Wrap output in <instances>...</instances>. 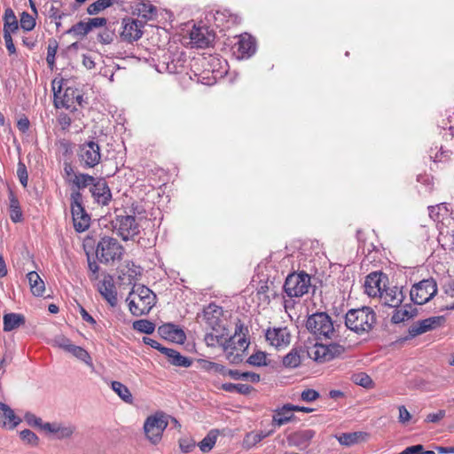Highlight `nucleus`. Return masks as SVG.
<instances>
[{"label": "nucleus", "mask_w": 454, "mask_h": 454, "mask_svg": "<svg viewBox=\"0 0 454 454\" xmlns=\"http://www.w3.org/2000/svg\"><path fill=\"white\" fill-rule=\"evenodd\" d=\"M156 301V294L144 285H134L126 299L129 310L134 317L147 315Z\"/></svg>", "instance_id": "obj_1"}, {"label": "nucleus", "mask_w": 454, "mask_h": 454, "mask_svg": "<svg viewBox=\"0 0 454 454\" xmlns=\"http://www.w3.org/2000/svg\"><path fill=\"white\" fill-rule=\"evenodd\" d=\"M247 328L239 320L235 325V333L224 343L223 348L227 359L232 364L242 361L243 355L249 345L246 335Z\"/></svg>", "instance_id": "obj_2"}, {"label": "nucleus", "mask_w": 454, "mask_h": 454, "mask_svg": "<svg viewBox=\"0 0 454 454\" xmlns=\"http://www.w3.org/2000/svg\"><path fill=\"white\" fill-rule=\"evenodd\" d=\"M375 323L376 314L370 307L349 309L345 317L346 326L358 334L370 332Z\"/></svg>", "instance_id": "obj_3"}, {"label": "nucleus", "mask_w": 454, "mask_h": 454, "mask_svg": "<svg viewBox=\"0 0 454 454\" xmlns=\"http://www.w3.org/2000/svg\"><path fill=\"white\" fill-rule=\"evenodd\" d=\"M306 327L317 340L331 339L334 335L333 323L325 312L310 315L306 321Z\"/></svg>", "instance_id": "obj_4"}, {"label": "nucleus", "mask_w": 454, "mask_h": 454, "mask_svg": "<svg viewBox=\"0 0 454 454\" xmlns=\"http://www.w3.org/2000/svg\"><path fill=\"white\" fill-rule=\"evenodd\" d=\"M168 425V416L162 411H157L146 418L144 423V432L146 439L153 445L158 444Z\"/></svg>", "instance_id": "obj_5"}, {"label": "nucleus", "mask_w": 454, "mask_h": 454, "mask_svg": "<svg viewBox=\"0 0 454 454\" xmlns=\"http://www.w3.org/2000/svg\"><path fill=\"white\" fill-rule=\"evenodd\" d=\"M311 288V278L306 272L292 273L287 276L284 290L288 297H301Z\"/></svg>", "instance_id": "obj_6"}, {"label": "nucleus", "mask_w": 454, "mask_h": 454, "mask_svg": "<svg viewBox=\"0 0 454 454\" xmlns=\"http://www.w3.org/2000/svg\"><path fill=\"white\" fill-rule=\"evenodd\" d=\"M122 246L117 239L111 237H104L98 242L96 249L98 259L103 263H108L121 260L123 254Z\"/></svg>", "instance_id": "obj_7"}, {"label": "nucleus", "mask_w": 454, "mask_h": 454, "mask_svg": "<svg viewBox=\"0 0 454 454\" xmlns=\"http://www.w3.org/2000/svg\"><path fill=\"white\" fill-rule=\"evenodd\" d=\"M438 287L432 278L415 283L410 291L411 300L418 305H423L431 301L437 294Z\"/></svg>", "instance_id": "obj_8"}, {"label": "nucleus", "mask_w": 454, "mask_h": 454, "mask_svg": "<svg viewBox=\"0 0 454 454\" xmlns=\"http://www.w3.org/2000/svg\"><path fill=\"white\" fill-rule=\"evenodd\" d=\"M70 199L74 230L78 232H83L90 227V217L82 207V195L80 192L74 191Z\"/></svg>", "instance_id": "obj_9"}, {"label": "nucleus", "mask_w": 454, "mask_h": 454, "mask_svg": "<svg viewBox=\"0 0 454 454\" xmlns=\"http://www.w3.org/2000/svg\"><path fill=\"white\" fill-rule=\"evenodd\" d=\"M56 107L74 108L82 105L83 97L76 87H52Z\"/></svg>", "instance_id": "obj_10"}, {"label": "nucleus", "mask_w": 454, "mask_h": 454, "mask_svg": "<svg viewBox=\"0 0 454 454\" xmlns=\"http://www.w3.org/2000/svg\"><path fill=\"white\" fill-rule=\"evenodd\" d=\"M77 157L82 168H95L101 161V150L99 145L94 141L84 142L79 146Z\"/></svg>", "instance_id": "obj_11"}, {"label": "nucleus", "mask_w": 454, "mask_h": 454, "mask_svg": "<svg viewBox=\"0 0 454 454\" xmlns=\"http://www.w3.org/2000/svg\"><path fill=\"white\" fill-rule=\"evenodd\" d=\"M140 227L134 215H119L116 218L117 233L123 240L133 239L139 234Z\"/></svg>", "instance_id": "obj_12"}, {"label": "nucleus", "mask_w": 454, "mask_h": 454, "mask_svg": "<svg viewBox=\"0 0 454 454\" xmlns=\"http://www.w3.org/2000/svg\"><path fill=\"white\" fill-rule=\"evenodd\" d=\"M344 348L337 344H315L309 350V356L318 363H325L333 360L342 354Z\"/></svg>", "instance_id": "obj_13"}, {"label": "nucleus", "mask_w": 454, "mask_h": 454, "mask_svg": "<svg viewBox=\"0 0 454 454\" xmlns=\"http://www.w3.org/2000/svg\"><path fill=\"white\" fill-rule=\"evenodd\" d=\"M267 342L278 348H286L291 341V333L287 327H270L265 333Z\"/></svg>", "instance_id": "obj_14"}, {"label": "nucleus", "mask_w": 454, "mask_h": 454, "mask_svg": "<svg viewBox=\"0 0 454 454\" xmlns=\"http://www.w3.org/2000/svg\"><path fill=\"white\" fill-rule=\"evenodd\" d=\"M387 278L382 272L374 271L370 273L364 282L365 294L372 298L379 297L387 286Z\"/></svg>", "instance_id": "obj_15"}, {"label": "nucleus", "mask_w": 454, "mask_h": 454, "mask_svg": "<svg viewBox=\"0 0 454 454\" xmlns=\"http://www.w3.org/2000/svg\"><path fill=\"white\" fill-rule=\"evenodd\" d=\"M122 30L121 32V38L129 43L137 41L143 35L144 24L142 21L132 18H126L121 22Z\"/></svg>", "instance_id": "obj_16"}, {"label": "nucleus", "mask_w": 454, "mask_h": 454, "mask_svg": "<svg viewBox=\"0 0 454 454\" xmlns=\"http://www.w3.org/2000/svg\"><path fill=\"white\" fill-rule=\"evenodd\" d=\"M445 319L442 316L431 317L423 320L417 321L409 328V334L412 337L423 334L429 331L434 330L444 323Z\"/></svg>", "instance_id": "obj_17"}, {"label": "nucleus", "mask_w": 454, "mask_h": 454, "mask_svg": "<svg viewBox=\"0 0 454 454\" xmlns=\"http://www.w3.org/2000/svg\"><path fill=\"white\" fill-rule=\"evenodd\" d=\"M214 39L215 35L206 27H194L190 32V43L196 48H207Z\"/></svg>", "instance_id": "obj_18"}, {"label": "nucleus", "mask_w": 454, "mask_h": 454, "mask_svg": "<svg viewBox=\"0 0 454 454\" xmlns=\"http://www.w3.org/2000/svg\"><path fill=\"white\" fill-rule=\"evenodd\" d=\"M233 49L239 59H247L255 52V41L248 34L240 35Z\"/></svg>", "instance_id": "obj_19"}, {"label": "nucleus", "mask_w": 454, "mask_h": 454, "mask_svg": "<svg viewBox=\"0 0 454 454\" xmlns=\"http://www.w3.org/2000/svg\"><path fill=\"white\" fill-rule=\"evenodd\" d=\"M90 192L95 200L103 206L107 205L112 199L110 188L104 178L95 179Z\"/></svg>", "instance_id": "obj_20"}, {"label": "nucleus", "mask_w": 454, "mask_h": 454, "mask_svg": "<svg viewBox=\"0 0 454 454\" xmlns=\"http://www.w3.org/2000/svg\"><path fill=\"white\" fill-rule=\"evenodd\" d=\"M379 298L384 305L398 308L404 299L403 290L398 286H386Z\"/></svg>", "instance_id": "obj_21"}, {"label": "nucleus", "mask_w": 454, "mask_h": 454, "mask_svg": "<svg viewBox=\"0 0 454 454\" xmlns=\"http://www.w3.org/2000/svg\"><path fill=\"white\" fill-rule=\"evenodd\" d=\"M133 12L142 18L145 22L153 20L158 16V9L148 0H141L135 4Z\"/></svg>", "instance_id": "obj_22"}, {"label": "nucleus", "mask_w": 454, "mask_h": 454, "mask_svg": "<svg viewBox=\"0 0 454 454\" xmlns=\"http://www.w3.org/2000/svg\"><path fill=\"white\" fill-rule=\"evenodd\" d=\"M98 289L100 294L111 306L114 307L117 304V292L111 277L105 278L101 282H99Z\"/></svg>", "instance_id": "obj_23"}, {"label": "nucleus", "mask_w": 454, "mask_h": 454, "mask_svg": "<svg viewBox=\"0 0 454 454\" xmlns=\"http://www.w3.org/2000/svg\"><path fill=\"white\" fill-rule=\"evenodd\" d=\"M20 421V419L15 415L13 410L4 403L0 402V425L2 427L13 429Z\"/></svg>", "instance_id": "obj_24"}, {"label": "nucleus", "mask_w": 454, "mask_h": 454, "mask_svg": "<svg viewBox=\"0 0 454 454\" xmlns=\"http://www.w3.org/2000/svg\"><path fill=\"white\" fill-rule=\"evenodd\" d=\"M43 429L49 433L55 434L58 439L70 438L74 431L75 427L74 426H63L59 423H44Z\"/></svg>", "instance_id": "obj_25"}, {"label": "nucleus", "mask_w": 454, "mask_h": 454, "mask_svg": "<svg viewBox=\"0 0 454 454\" xmlns=\"http://www.w3.org/2000/svg\"><path fill=\"white\" fill-rule=\"evenodd\" d=\"M293 404H285L283 407L275 411L272 418L273 425L281 427L294 419Z\"/></svg>", "instance_id": "obj_26"}, {"label": "nucleus", "mask_w": 454, "mask_h": 454, "mask_svg": "<svg viewBox=\"0 0 454 454\" xmlns=\"http://www.w3.org/2000/svg\"><path fill=\"white\" fill-rule=\"evenodd\" d=\"M315 436V431L311 429H305L297 431L294 434H292L289 437V441L292 445L299 447V448H305L309 446L311 440Z\"/></svg>", "instance_id": "obj_27"}, {"label": "nucleus", "mask_w": 454, "mask_h": 454, "mask_svg": "<svg viewBox=\"0 0 454 454\" xmlns=\"http://www.w3.org/2000/svg\"><path fill=\"white\" fill-rule=\"evenodd\" d=\"M159 334L164 339L182 341L185 335L183 330L178 329L172 324H165L158 328Z\"/></svg>", "instance_id": "obj_28"}, {"label": "nucleus", "mask_w": 454, "mask_h": 454, "mask_svg": "<svg viewBox=\"0 0 454 454\" xmlns=\"http://www.w3.org/2000/svg\"><path fill=\"white\" fill-rule=\"evenodd\" d=\"M369 434L365 432L343 433L337 437L338 442L341 445L351 446L368 439Z\"/></svg>", "instance_id": "obj_29"}, {"label": "nucleus", "mask_w": 454, "mask_h": 454, "mask_svg": "<svg viewBox=\"0 0 454 454\" xmlns=\"http://www.w3.org/2000/svg\"><path fill=\"white\" fill-rule=\"evenodd\" d=\"M26 322L25 317L22 314L8 313L4 315L3 317V330L4 332H11L23 325Z\"/></svg>", "instance_id": "obj_30"}, {"label": "nucleus", "mask_w": 454, "mask_h": 454, "mask_svg": "<svg viewBox=\"0 0 454 454\" xmlns=\"http://www.w3.org/2000/svg\"><path fill=\"white\" fill-rule=\"evenodd\" d=\"M417 314V309L411 304H405L403 308H396L393 316L392 322L395 324L404 322L410 318H412Z\"/></svg>", "instance_id": "obj_31"}, {"label": "nucleus", "mask_w": 454, "mask_h": 454, "mask_svg": "<svg viewBox=\"0 0 454 454\" xmlns=\"http://www.w3.org/2000/svg\"><path fill=\"white\" fill-rule=\"evenodd\" d=\"M32 294L35 296H43L45 292L43 280L35 271H30L27 274Z\"/></svg>", "instance_id": "obj_32"}, {"label": "nucleus", "mask_w": 454, "mask_h": 454, "mask_svg": "<svg viewBox=\"0 0 454 454\" xmlns=\"http://www.w3.org/2000/svg\"><path fill=\"white\" fill-rule=\"evenodd\" d=\"M162 354L168 358L169 363L173 365L189 367L192 364V361L188 357L182 356L175 349L165 348Z\"/></svg>", "instance_id": "obj_33"}, {"label": "nucleus", "mask_w": 454, "mask_h": 454, "mask_svg": "<svg viewBox=\"0 0 454 454\" xmlns=\"http://www.w3.org/2000/svg\"><path fill=\"white\" fill-rule=\"evenodd\" d=\"M9 209H10V218L13 223H20L23 220V215L21 211V207L20 205V201L12 191L9 192Z\"/></svg>", "instance_id": "obj_34"}, {"label": "nucleus", "mask_w": 454, "mask_h": 454, "mask_svg": "<svg viewBox=\"0 0 454 454\" xmlns=\"http://www.w3.org/2000/svg\"><path fill=\"white\" fill-rule=\"evenodd\" d=\"M222 315V308L213 303L209 304L204 310V317L207 322L213 327V330H215V325H217V320Z\"/></svg>", "instance_id": "obj_35"}, {"label": "nucleus", "mask_w": 454, "mask_h": 454, "mask_svg": "<svg viewBox=\"0 0 454 454\" xmlns=\"http://www.w3.org/2000/svg\"><path fill=\"white\" fill-rule=\"evenodd\" d=\"M4 33H14L19 28V24L14 12L11 8H7L4 14Z\"/></svg>", "instance_id": "obj_36"}, {"label": "nucleus", "mask_w": 454, "mask_h": 454, "mask_svg": "<svg viewBox=\"0 0 454 454\" xmlns=\"http://www.w3.org/2000/svg\"><path fill=\"white\" fill-rule=\"evenodd\" d=\"M95 177L88 174L79 173L74 179L70 180L71 184L79 192L80 189H84L89 185H92L95 182Z\"/></svg>", "instance_id": "obj_37"}, {"label": "nucleus", "mask_w": 454, "mask_h": 454, "mask_svg": "<svg viewBox=\"0 0 454 454\" xmlns=\"http://www.w3.org/2000/svg\"><path fill=\"white\" fill-rule=\"evenodd\" d=\"M112 389L127 403H132L133 397L129 389L120 381L112 382Z\"/></svg>", "instance_id": "obj_38"}, {"label": "nucleus", "mask_w": 454, "mask_h": 454, "mask_svg": "<svg viewBox=\"0 0 454 454\" xmlns=\"http://www.w3.org/2000/svg\"><path fill=\"white\" fill-rule=\"evenodd\" d=\"M221 388L230 393H239L242 395H248L253 390V387L247 384H234V383H224Z\"/></svg>", "instance_id": "obj_39"}, {"label": "nucleus", "mask_w": 454, "mask_h": 454, "mask_svg": "<svg viewBox=\"0 0 454 454\" xmlns=\"http://www.w3.org/2000/svg\"><path fill=\"white\" fill-rule=\"evenodd\" d=\"M132 327L135 331L146 334H151L155 330V325L147 319H139L134 321Z\"/></svg>", "instance_id": "obj_40"}, {"label": "nucleus", "mask_w": 454, "mask_h": 454, "mask_svg": "<svg viewBox=\"0 0 454 454\" xmlns=\"http://www.w3.org/2000/svg\"><path fill=\"white\" fill-rule=\"evenodd\" d=\"M68 353L72 354L77 359L84 362L86 364L91 365V357L87 350L76 345H73Z\"/></svg>", "instance_id": "obj_41"}, {"label": "nucleus", "mask_w": 454, "mask_h": 454, "mask_svg": "<svg viewBox=\"0 0 454 454\" xmlns=\"http://www.w3.org/2000/svg\"><path fill=\"white\" fill-rule=\"evenodd\" d=\"M283 364L286 367L296 368L301 364V356L297 350L292 349L283 358Z\"/></svg>", "instance_id": "obj_42"}, {"label": "nucleus", "mask_w": 454, "mask_h": 454, "mask_svg": "<svg viewBox=\"0 0 454 454\" xmlns=\"http://www.w3.org/2000/svg\"><path fill=\"white\" fill-rule=\"evenodd\" d=\"M216 434L212 431L207 434V435L199 443V447L200 450L204 453L210 451L215 444L216 442Z\"/></svg>", "instance_id": "obj_43"}, {"label": "nucleus", "mask_w": 454, "mask_h": 454, "mask_svg": "<svg viewBox=\"0 0 454 454\" xmlns=\"http://www.w3.org/2000/svg\"><path fill=\"white\" fill-rule=\"evenodd\" d=\"M352 380L356 385L362 386L366 388H371L373 387V381L371 379V377L364 373V372H359L356 373L352 377Z\"/></svg>", "instance_id": "obj_44"}, {"label": "nucleus", "mask_w": 454, "mask_h": 454, "mask_svg": "<svg viewBox=\"0 0 454 454\" xmlns=\"http://www.w3.org/2000/svg\"><path fill=\"white\" fill-rule=\"evenodd\" d=\"M111 5L112 2H109V0H98L88 6L87 12L94 15Z\"/></svg>", "instance_id": "obj_45"}, {"label": "nucleus", "mask_w": 454, "mask_h": 454, "mask_svg": "<svg viewBox=\"0 0 454 454\" xmlns=\"http://www.w3.org/2000/svg\"><path fill=\"white\" fill-rule=\"evenodd\" d=\"M90 26L88 22L80 21L74 25L67 33L74 34L78 36H84L90 32Z\"/></svg>", "instance_id": "obj_46"}, {"label": "nucleus", "mask_w": 454, "mask_h": 454, "mask_svg": "<svg viewBox=\"0 0 454 454\" xmlns=\"http://www.w3.org/2000/svg\"><path fill=\"white\" fill-rule=\"evenodd\" d=\"M58 43L56 41L50 42L47 47L46 61L51 69H53L55 65V56L58 51Z\"/></svg>", "instance_id": "obj_47"}, {"label": "nucleus", "mask_w": 454, "mask_h": 454, "mask_svg": "<svg viewBox=\"0 0 454 454\" xmlns=\"http://www.w3.org/2000/svg\"><path fill=\"white\" fill-rule=\"evenodd\" d=\"M260 442L259 437L257 436V433L255 431H251L247 434H246L242 445L245 449H252L256 444Z\"/></svg>", "instance_id": "obj_48"}, {"label": "nucleus", "mask_w": 454, "mask_h": 454, "mask_svg": "<svg viewBox=\"0 0 454 454\" xmlns=\"http://www.w3.org/2000/svg\"><path fill=\"white\" fill-rule=\"evenodd\" d=\"M20 27L26 31H31L35 26V19L27 12H23L20 16Z\"/></svg>", "instance_id": "obj_49"}, {"label": "nucleus", "mask_w": 454, "mask_h": 454, "mask_svg": "<svg viewBox=\"0 0 454 454\" xmlns=\"http://www.w3.org/2000/svg\"><path fill=\"white\" fill-rule=\"evenodd\" d=\"M266 355L264 352L257 351L248 357L247 362L255 366H262L266 364Z\"/></svg>", "instance_id": "obj_50"}, {"label": "nucleus", "mask_w": 454, "mask_h": 454, "mask_svg": "<svg viewBox=\"0 0 454 454\" xmlns=\"http://www.w3.org/2000/svg\"><path fill=\"white\" fill-rule=\"evenodd\" d=\"M398 454H435V452L433 450H425L422 444H417L405 448Z\"/></svg>", "instance_id": "obj_51"}, {"label": "nucleus", "mask_w": 454, "mask_h": 454, "mask_svg": "<svg viewBox=\"0 0 454 454\" xmlns=\"http://www.w3.org/2000/svg\"><path fill=\"white\" fill-rule=\"evenodd\" d=\"M202 368L207 372H215L220 374H225V367L222 364L210 362V361H202Z\"/></svg>", "instance_id": "obj_52"}, {"label": "nucleus", "mask_w": 454, "mask_h": 454, "mask_svg": "<svg viewBox=\"0 0 454 454\" xmlns=\"http://www.w3.org/2000/svg\"><path fill=\"white\" fill-rule=\"evenodd\" d=\"M17 175L22 186L27 187L28 182V174L26 165L22 161H19L18 163Z\"/></svg>", "instance_id": "obj_53"}, {"label": "nucleus", "mask_w": 454, "mask_h": 454, "mask_svg": "<svg viewBox=\"0 0 454 454\" xmlns=\"http://www.w3.org/2000/svg\"><path fill=\"white\" fill-rule=\"evenodd\" d=\"M20 438L23 442L31 445H37L39 442L37 435L29 429L22 430L20 432Z\"/></svg>", "instance_id": "obj_54"}, {"label": "nucleus", "mask_w": 454, "mask_h": 454, "mask_svg": "<svg viewBox=\"0 0 454 454\" xmlns=\"http://www.w3.org/2000/svg\"><path fill=\"white\" fill-rule=\"evenodd\" d=\"M319 396H320L319 393L317 390L312 389V388L304 389L301 393V399L307 403L314 402V401L317 400L319 398Z\"/></svg>", "instance_id": "obj_55"}, {"label": "nucleus", "mask_w": 454, "mask_h": 454, "mask_svg": "<svg viewBox=\"0 0 454 454\" xmlns=\"http://www.w3.org/2000/svg\"><path fill=\"white\" fill-rule=\"evenodd\" d=\"M54 344L62 348L63 350L65 351H69L70 348H72V346L74 344H72L71 340L67 338H66L65 336H57L55 339H54Z\"/></svg>", "instance_id": "obj_56"}, {"label": "nucleus", "mask_w": 454, "mask_h": 454, "mask_svg": "<svg viewBox=\"0 0 454 454\" xmlns=\"http://www.w3.org/2000/svg\"><path fill=\"white\" fill-rule=\"evenodd\" d=\"M63 171H64L63 177H64L65 181L70 184H71L70 180L74 179V176L77 175L74 172V167L72 166V164L70 162H64Z\"/></svg>", "instance_id": "obj_57"}, {"label": "nucleus", "mask_w": 454, "mask_h": 454, "mask_svg": "<svg viewBox=\"0 0 454 454\" xmlns=\"http://www.w3.org/2000/svg\"><path fill=\"white\" fill-rule=\"evenodd\" d=\"M88 267H89V278L91 281L97 280L98 278V270L99 267L95 261H91L90 257L88 255Z\"/></svg>", "instance_id": "obj_58"}, {"label": "nucleus", "mask_w": 454, "mask_h": 454, "mask_svg": "<svg viewBox=\"0 0 454 454\" xmlns=\"http://www.w3.org/2000/svg\"><path fill=\"white\" fill-rule=\"evenodd\" d=\"M179 447L184 453L192 451L195 447V442L191 438H183L179 440Z\"/></svg>", "instance_id": "obj_59"}, {"label": "nucleus", "mask_w": 454, "mask_h": 454, "mask_svg": "<svg viewBox=\"0 0 454 454\" xmlns=\"http://www.w3.org/2000/svg\"><path fill=\"white\" fill-rule=\"evenodd\" d=\"M445 414L446 412L444 410H439L435 413H429L425 419V421L427 423H437L445 417Z\"/></svg>", "instance_id": "obj_60"}, {"label": "nucleus", "mask_w": 454, "mask_h": 454, "mask_svg": "<svg viewBox=\"0 0 454 454\" xmlns=\"http://www.w3.org/2000/svg\"><path fill=\"white\" fill-rule=\"evenodd\" d=\"M205 341L207 346L214 347L217 344H222L223 338L222 336L216 335L214 333H209L206 334Z\"/></svg>", "instance_id": "obj_61"}, {"label": "nucleus", "mask_w": 454, "mask_h": 454, "mask_svg": "<svg viewBox=\"0 0 454 454\" xmlns=\"http://www.w3.org/2000/svg\"><path fill=\"white\" fill-rule=\"evenodd\" d=\"M398 410H399L398 421L401 424L408 423L411 419V415L409 412V411L405 408L404 405L399 406Z\"/></svg>", "instance_id": "obj_62"}, {"label": "nucleus", "mask_w": 454, "mask_h": 454, "mask_svg": "<svg viewBox=\"0 0 454 454\" xmlns=\"http://www.w3.org/2000/svg\"><path fill=\"white\" fill-rule=\"evenodd\" d=\"M25 419L29 425L38 427L43 429L44 423H43L42 419L36 417L35 414L27 412L25 415Z\"/></svg>", "instance_id": "obj_63"}, {"label": "nucleus", "mask_w": 454, "mask_h": 454, "mask_svg": "<svg viewBox=\"0 0 454 454\" xmlns=\"http://www.w3.org/2000/svg\"><path fill=\"white\" fill-rule=\"evenodd\" d=\"M106 19L102 17H97L89 19L88 25L90 26V30L91 31L95 27H104L106 24Z\"/></svg>", "instance_id": "obj_64"}]
</instances>
